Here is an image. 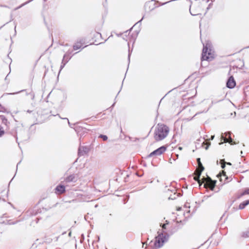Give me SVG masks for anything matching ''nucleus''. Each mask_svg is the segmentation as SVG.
I'll return each instance as SVG.
<instances>
[{
    "label": "nucleus",
    "instance_id": "nucleus-1",
    "mask_svg": "<svg viewBox=\"0 0 249 249\" xmlns=\"http://www.w3.org/2000/svg\"><path fill=\"white\" fill-rule=\"evenodd\" d=\"M169 132V127L163 124H158L154 132V139L156 141H160L165 138Z\"/></svg>",
    "mask_w": 249,
    "mask_h": 249
},
{
    "label": "nucleus",
    "instance_id": "nucleus-2",
    "mask_svg": "<svg viewBox=\"0 0 249 249\" xmlns=\"http://www.w3.org/2000/svg\"><path fill=\"white\" fill-rule=\"evenodd\" d=\"M215 56L214 51L210 46H208L207 44L203 47L201 61H212L215 58Z\"/></svg>",
    "mask_w": 249,
    "mask_h": 249
},
{
    "label": "nucleus",
    "instance_id": "nucleus-3",
    "mask_svg": "<svg viewBox=\"0 0 249 249\" xmlns=\"http://www.w3.org/2000/svg\"><path fill=\"white\" fill-rule=\"evenodd\" d=\"M202 184L204 183V187L209 188L211 190H213L216 184V181L213 180L209 177L203 178L202 181Z\"/></svg>",
    "mask_w": 249,
    "mask_h": 249
},
{
    "label": "nucleus",
    "instance_id": "nucleus-4",
    "mask_svg": "<svg viewBox=\"0 0 249 249\" xmlns=\"http://www.w3.org/2000/svg\"><path fill=\"white\" fill-rule=\"evenodd\" d=\"M166 150V147L165 146H162L155 150L153 152H151L149 155V157H152L153 156H160L163 153L165 152Z\"/></svg>",
    "mask_w": 249,
    "mask_h": 249
},
{
    "label": "nucleus",
    "instance_id": "nucleus-5",
    "mask_svg": "<svg viewBox=\"0 0 249 249\" xmlns=\"http://www.w3.org/2000/svg\"><path fill=\"white\" fill-rule=\"evenodd\" d=\"M165 238L162 235H159L156 238L155 246L156 248L161 247L164 243Z\"/></svg>",
    "mask_w": 249,
    "mask_h": 249
},
{
    "label": "nucleus",
    "instance_id": "nucleus-6",
    "mask_svg": "<svg viewBox=\"0 0 249 249\" xmlns=\"http://www.w3.org/2000/svg\"><path fill=\"white\" fill-rule=\"evenodd\" d=\"M225 135L226 137L225 138H224L223 136L222 137V138H223L225 142H229L231 145L235 144L236 143L231 139L230 132L226 133Z\"/></svg>",
    "mask_w": 249,
    "mask_h": 249
},
{
    "label": "nucleus",
    "instance_id": "nucleus-7",
    "mask_svg": "<svg viewBox=\"0 0 249 249\" xmlns=\"http://www.w3.org/2000/svg\"><path fill=\"white\" fill-rule=\"evenodd\" d=\"M0 120L5 125L6 129H9L10 123L8 121L5 115L3 114L0 115Z\"/></svg>",
    "mask_w": 249,
    "mask_h": 249
},
{
    "label": "nucleus",
    "instance_id": "nucleus-8",
    "mask_svg": "<svg viewBox=\"0 0 249 249\" xmlns=\"http://www.w3.org/2000/svg\"><path fill=\"white\" fill-rule=\"evenodd\" d=\"M235 81L232 76H231L227 82V86L229 88L232 89L235 86Z\"/></svg>",
    "mask_w": 249,
    "mask_h": 249
},
{
    "label": "nucleus",
    "instance_id": "nucleus-9",
    "mask_svg": "<svg viewBox=\"0 0 249 249\" xmlns=\"http://www.w3.org/2000/svg\"><path fill=\"white\" fill-rule=\"evenodd\" d=\"M65 192V187L64 185H59L55 189V193L57 195H61Z\"/></svg>",
    "mask_w": 249,
    "mask_h": 249
},
{
    "label": "nucleus",
    "instance_id": "nucleus-10",
    "mask_svg": "<svg viewBox=\"0 0 249 249\" xmlns=\"http://www.w3.org/2000/svg\"><path fill=\"white\" fill-rule=\"evenodd\" d=\"M83 43L81 41H78L76 42L73 46V49L74 51H76L83 47Z\"/></svg>",
    "mask_w": 249,
    "mask_h": 249
},
{
    "label": "nucleus",
    "instance_id": "nucleus-11",
    "mask_svg": "<svg viewBox=\"0 0 249 249\" xmlns=\"http://www.w3.org/2000/svg\"><path fill=\"white\" fill-rule=\"evenodd\" d=\"M75 179V176L74 175H71L67 177L65 179V181L66 182L68 183L74 181Z\"/></svg>",
    "mask_w": 249,
    "mask_h": 249
},
{
    "label": "nucleus",
    "instance_id": "nucleus-12",
    "mask_svg": "<svg viewBox=\"0 0 249 249\" xmlns=\"http://www.w3.org/2000/svg\"><path fill=\"white\" fill-rule=\"evenodd\" d=\"M248 204H249V200L245 201L240 204L239 209L241 210L243 209Z\"/></svg>",
    "mask_w": 249,
    "mask_h": 249
},
{
    "label": "nucleus",
    "instance_id": "nucleus-13",
    "mask_svg": "<svg viewBox=\"0 0 249 249\" xmlns=\"http://www.w3.org/2000/svg\"><path fill=\"white\" fill-rule=\"evenodd\" d=\"M200 176L195 175L194 177V179L199 184V186H201L202 184V179L201 180L199 179Z\"/></svg>",
    "mask_w": 249,
    "mask_h": 249
},
{
    "label": "nucleus",
    "instance_id": "nucleus-14",
    "mask_svg": "<svg viewBox=\"0 0 249 249\" xmlns=\"http://www.w3.org/2000/svg\"><path fill=\"white\" fill-rule=\"evenodd\" d=\"M203 170H201L200 168H197L195 171L194 174L200 177L201 173Z\"/></svg>",
    "mask_w": 249,
    "mask_h": 249
},
{
    "label": "nucleus",
    "instance_id": "nucleus-15",
    "mask_svg": "<svg viewBox=\"0 0 249 249\" xmlns=\"http://www.w3.org/2000/svg\"><path fill=\"white\" fill-rule=\"evenodd\" d=\"M197 164H198V168H200L201 170H204V167L202 165V163L201 162V161H200V158H197Z\"/></svg>",
    "mask_w": 249,
    "mask_h": 249
},
{
    "label": "nucleus",
    "instance_id": "nucleus-16",
    "mask_svg": "<svg viewBox=\"0 0 249 249\" xmlns=\"http://www.w3.org/2000/svg\"><path fill=\"white\" fill-rule=\"evenodd\" d=\"M220 162L221 164L222 168H224L225 167L226 162L224 160H221Z\"/></svg>",
    "mask_w": 249,
    "mask_h": 249
},
{
    "label": "nucleus",
    "instance_id": "nucleus-17",
    "mask_svg": "<svg viewBox=\"0 0 249 249\" xmlns=\"http://www.w3.org/2000/svg\"><path fill=\"white\" fill-rule=\"evenodd\" d=\"M5 131L3 128L0 125V137L3 135Z\"/></svg>",
    "mask_w": 249,
    "mask_h": 249
},
{
    "label": "nucleus",
    "instance_id": "nucleus-18",
    "mask_svg": "<svg viewBox=\"0 0 249 249\" xmlns=\"http://www.w3.org/2000/svg\"><path fill=\"white\" fill-rule=\"evenodd\" d=\"M245 195H249V189L245 190L241 195V196H243Z\"/></svg>",
    "mask_w": 249,
    "mask_h": 249
},
{
    "label": "nucleus",
    "instance_id": "nucleus-19",
    "mask_svg": "<svg viewBox=\"0 0 249 249\" xmlns=\"http://www.w3.org/2000/svg\"><path fill=\"white\" fill-rule=\"evenodd\" d=\"M99 137L102 138L104 141L107 140V137L106 135H101Z\"/></svg>",
    "mask_w": 249,
    "mask_h": 249
},
{
    "label": "nucleus",
    "instance_id": "nucleus-20",
    "mask_svg": "<svg viewBox=\"0 0 249 249\" xmlns=\"http://www.w3.org/2000/svg\"><path fill=\"white\" fill-rule=\"evenodd\" d=\"M203 144L204 145H206V146L205 147L206 149H208L209 145H210V142H203Z\"/></svg>",
    "mask_w": 249,
    "mask_h": 249
},
{
    "label": "nucleus",
    "instance_id": "nucleus-21",
    "mask_svg": "<svg viewBox=\"0 0 249 249\" xmlns=\"http://www.w3.org/2000/svg\"><path fill=\"white\" fill-rule=\"evenodd\" d=\"M222 175H223V176L224 177H226V173L225 171H222Z\"/></svg>",
    "mask_w": 249,
    "mask_h": 249
},
{
    "label": "nucleus",
    "instance_id": "nucleus-22",
    "mask_svg": "<svg viewBox=\"0 0 249 249\" xmlns=\"http://www.w3.org/2000/svg\"><path fill=\"white\" fill-rule=\"evenodd\" d=\"M101 34L99 33H97V36L99 37H101Z\"/></svg>",
    "mask_w": 249,
    "mask_h": 249
},
{
    "label": "nucleus",
    "instance_id": "nucleus-23",
    "mask_svg": "<svg viewBox=\"0 0 249 249\" xmlns=\"http://www.w3.org/2000/svg\"><path fill=\"white\" fill-rule=\"evenodd\" d=\"M181 207H178V208H177V210L178 211H179L180 210H181Z\"/></svg>",
    "mask_w": 249,
    "mask_h": 249
},
{
    "label": "nucleus",
    "instance_id": "nucleus-24",
    "mask_svg": "<svg viewBox=\"0 0 249 249\" xmlns=\"http://www.w3.org/2000/svg\"><path fill=\"white\" fill-rule=\"evenodd\" d=\"M226 164H228V165H231V164L230 162H226Z\"/></svg>",
    "mask_w": 249,
    "mask_h": 249
},
{
    "label": "nucleus",
    "instance_id": "nucleus-25",
    "mask_svg": "<svg viewBox=\"0 0 249 249\" xmlns=\"http://www.w3.org/2000/svg\"><path fill=\"white\" fill-rule=\"evenodd\" d=\"M214 138V136H211V139L213 140Z\"/></svg>",
    "mask_w": 249,
    "mask_h": 249
},
{
    "label": "nucleus",
    "instance_id": "nucleus-26",
    "mask_svg": "<svg viewBox=\"0 0 249 249\" xmlns=\"http://www.w3.org/2000/svg\"><path fill=\"white\" fill-rule=\"evenodd\" d=\"M162 227H163V228H165V224H164V225H163Z\"/></svg>",
    "mask_w": 249,
    "mask_h": 249
}]
</instances>
